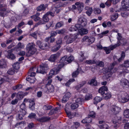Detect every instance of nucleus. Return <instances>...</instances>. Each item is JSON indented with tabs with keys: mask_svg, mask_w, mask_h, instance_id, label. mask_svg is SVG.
Masks as SVG:
<instances>
[{
	"mask_svg": "<svg viewBox=\"0 0 129 129\" xmlns=\"http://www.w3.org/2000/svg\"><path fill=\"white\" fill-rule=\"evenodd\" d=\"M124 115V116L127 118H129V110L126 109L124 111L123 113Z\"/></svg>",
	"mask_w": 129,
	"mask_h": 129,
	"instance_id": "nucleus-43",
	"label": "nucleus"
},
{
	"mask_svg": "<svg viewBox=\"0 0 129 129\" xmlns=\"http://www.w3.org/2000/svg\"><path fill=\"white\" fill-rule=\"evenodd\" d=\"M38 34H39L38 33V30H37L34 33H33L31 34V36L34 37L35 39H37V35Z\"/></svg>",
	"mask_w": 129,
	"mask_h": 129,
	"instance_id": "nucleus-56",
	"label": "nucleus"
},
{
	"mask_svg": "<svg viewBox=\"0 0 129 129\" xmlns=\"http://www.w3.org/2000/svg\"><path fill=\"white\" fill-rule=\"evenodd\" d=\"M50 119V117L47 116H43L37 119V120L40 122L43 123L48 121Z\"/></svg>",
	"mask_w": 129,
	"mask_h": 129,
	"instance_id": "nucleus-13",
	"label": "nucleus"
},
{
	"mask_svg": "<svg viewBox=\"0 0 129 129\" xmlns=\"http://www.w3.org/2000/svg\"><path fill=\"white\" fill-rule=\"evenodd\" d=\"M46 14L44 15L43 17V19L39 21L38 23V24L41 25L44 24L46 22H48L49 20V18Z\"/></svg>",
	"mask_w": 129,
	"mask_h": 129,
	"instance_id": "nucleus-10",
	"label": "nucleus"
},
{
	"mask_svg": "<svg viewBox=\"0 0 129 129\" xmlns=\"http://www.w3.org/2000/svg\"><path fill=\"white\" fill-rule=\"evenodd\" d=\"M14 69L18 70L20 68V64L18 62H17L14 63L13 65Z\"/></svg>",
	"mask_w": 129,
	"mask_h": 129,
	"instance_id": "nucleus-42",
	"label": "nucleus"
},
{
	"mask_svg": "<svg viewBox=\"0 0 129 129\" xmlns=\"http://www.w3.org/2000/svg\"><path fill=\"white\" fill-rule=\"evenodd\" d=\"M79 69L78 68L76 70L73 72L72 74V77L73 78L76 77L80 73Z\"/></svg>",
	"mask_w": 129,
	"mask_h": 129,
	"instance_id": "nucleus-33",
	"label": "nucleus"
},
{
	"mask_svg": "<svg viewBox=\"0 0 129 129\" xmlns=\"http://www.w3.org/2000/svg\"><path fill=\"white\" fill-rule=\"evenodd\" d=\"M84 53L83 52L81 51L80 52L79 54L80 56L79 58V60L80 61H82L83 60L86 59L84 56Z\"/></svg>",
	"mask_w": 129,
	"mask_h": 129,
	"instance_id": "nucleus-34",
	"label": "nucleus"
},
{
	"mask_svg": "<svg viewBox=\"0 0 129 129\" xmlns=\"http://www.w3.org/2000/svg\"><path fill=\"white\" fill-rule=\"evenodd\" d=\"M64 64L63 63L59 64L57 67H55L56 70V73H58L60 71V70L64 66Z\"/></svg>",
	"mask_w": 129,
	"mask_h": 129,
	"instance_id": "nucleus-41",
	"label": "nucleus"
},
{
	"mask_svg": "<svg viewBox=\"0 0 129 129\" xmlns=\"http://www.w3.org/2000/svg\"><path fill=\"white\" fill-rule=\"evenodd\" d=\"M61 47L60 45H56L52 48L51 51L53 52H55L59 50Z\"/></svg>",
	"mask_w": 129,
	"mask_h": 129,
	"instance_id": "nucleus-32",
	"label": "nucleus"
},
{
	"mask_svg": "<svg viewBox=\"0 0 129 129\" xmlns=\"http://www.w3.org/2000/svg\"><path fill=\"white\" fill-rule=\"evenodd\" d=\"M46 7L44 5L42 4L38 7L37 8V10L38 11H44L45 10Z\"/></svg>",
	"mask_w": 129,
	"mask_h": 129,
	"instance_id": "nucleus-27",
	"label": "nucleus"
},
{
	"mask_svg": "<svg viewBox=\"0 0 129 129\" xmlns=\"http://www.w3.org/2000/svg\"><path fill=\"white\" fill-rule=\"evenodd\" d=\"M85 63L87 64H92L96 63V60H87L85 61Z\"/></svg>",
	"mask_w": 129,
	"mask_h": 129,
	"instance_id": "nucleus-36",
	"label": "nucleus"
},
{
	"mask_svg": "<svg viewBox=\"0 0 129 129\" xmlns=\"http://www.w3.org/2000/svg\"><path fill=\"white\" fill-rule=\"evenodd\" d=\"M78 24L80 26V27L82 28V27H85L87 24V20L83 16H82L78 17Z\"/></svg>",
	"mask_w": 129,
	"mask_h": 129,
	"instance_id": "nucleus-5",
	"label": "nucleus"
},
{
	"mask_svg": "<svg viewBox=\"0 0 129 129\" xmlns=\"http://www.w3.org/2000/svg\"><path fill=\"white\" fill-rule=\"evenodd\" d=\"M88 84L91 85L96 86L98 85V82L96 80V78L92 79L90 81H89Z\"/></svg>",
	"mask_w": 129,
	"mask_h": 129,
	"instance_id": "nucleus-20",
	"label": "nucleus"
},
{
	"mask_svg": "<svg viewBox=\"0 0 129 129\" xmlns=\"http://www.w3.org/2000/svg\"><path fill=\"white\" fill-rule=\"evenodd\" d=\"M121 4L124 8L127 9L129 7V0H123L121 2Z\"/></svg>",
	"mask_w": 129,
	"mask_h": 129,
	"instance_id": "nucleus-18",
	"label": "nucleus"
},
{
	"mask_svg": "<svg viewBox=\"0 0 129 129\" xmlns=\"http://www.w3.org/2000/svg\"><path fill=\"white\" fill-rule=\"evenodd\" d=\"M104 49L106 52V54H108L110 52L111 50L109 47H104Z\"/></svg>",
	"mask_w": 129,
	"mask_h": 129,
	"instance_id": "nucleus-61",
	"label": "nucleus"
},
{
	"mask_svg": "<svg viewBox=\"0 0 129 129\" xmlns=\"http://www.w3.org/2000/svg\"><path fill=\"white\" fill-rule=\"evenodd\" d=\"M60 53L59 52H57L56 54L51 55L48 60L51 62H54L57 57L60 55Z\"/></svg>",
	"mask_w": 129,
	"mask_h": 129,
	"instance_id": "nucleus-11",
	"label": "nucleus"
},
{
	"mask_svg": "<svg viewBox=\"0 0 129 129\" xmlns=\"http://www.w3.org/2000/svg\"><path fill=\"white\" fill-rule=\"evenodd\" d=\"M120 83L121 85L123 86L125 85H128L129 84L127 80L123 78L121 79Z\"/></svg>",
	"mask_w": 129,
	"mask_h": 129,
	"instance_id": "nucleus-23",
	"label": "nucleus"
},
{
	"mask_svg": "<svg viewBox=\"0 0 129 129\" xmlns=\"http://www.w3.org/2000/svg\"><path fill=\"white\" fill-rule=\"evenodd\" d=\"M78 106V104L75 103H73L71 105V108L72 110H74L77 108Z\"/></svg>",
	"mask_w": 129,
	"mask_h": 129,
	"instance_id": "nucleus-44",
	"label": "nucleus"
},
{
	"mask_svg": "<svg viewBox=\"0 0 129 129\" xmlns=\"http://www.w3.org/2000/svg\"><path fill=\"white\" fill-rule=\"evenodd\" d=\"M34 127V124L32 123H31L28 124L27 127H26L25 129H30L33 127Z\"/></svg>",
	"mask_w": 129,
	"mask_h": 129,
	"instance_id": "nucleus-59",
	"label": "nucleus"
},
{
	"mask_svg": "<svg viewBox=\"0 0 129 129\" xmlns=\"http://www.w3.org/2000/svg\"><path fill=\"white\" fill-rule=\"evenodd\" d=\"M10 11L9 10H7L5 8H3L0 10V16L4 17L6 16L8 13L10 12Z\"/></svg>",
	"mask_w": 129,
	"mask_h": 129,
	"instance_id": "nucleus-9",
	"label": "nucleus"
},
{
	"mask_svg": "<svg viewBox=\"0 0 129 129\" xmlns=\"http://www.w3.org/2000/svg\"><path fill=\"white\" fill-rule=\"evenodd\" d=\"M67 56H65L63 57H62L60 60V62L61 63L65 64L67 63L66 61V58Z\"/></svg>",
	"mask_w": 129,
	"mask_h": 129,
	"instance_id": "nucleus-37",
	"label": "nucleus"
},
{
	"mask_svg": "<svg viewBox=\"0 0 129 129\" xmlns=\"http://www.w3.org/2000/svg\"><path fill=\"white\" fill-rule=\"evenodd\" d=\"M95 40L94 38L92 37H89L88 39V41L89 43V44H90L93 43Z\"/></svg>",
	"mask_w": 129,
	"mask_h": 129,
	"instance_id": "nucleus-53",
	"label": "nucleus"
},
{
	"mask_svg": "<svg viewBox=\"0 0 129 129\" xmlns=\"http://www.w3.org/2000/svg\"><path fill=\"white\" fill-rule=\"evenodd\" d=\"M94 99L93 103L95 104H97L98 103L100 102L102 100V98L98 96L95 97Z\"/></svg>",
	"mask_w": 129,
	"mask_h": 129,
	"instance_id": "nucleus-40",
	"label": "nucleus"
},
{
	"mask_svg": "<svg viewBox=\"0 0 129 129\" xmlns=\"http://www.w3.org/2000/svg\"><path fill=\"white\" fill-rule=\"evenodd\" d=\"M36 46L38 47L41 49L44 50L46 49L47 47H48L47 43H43L40 40H38L36 42Z\"/></svg>",
	"mask_w": 129,
	"mask_h": 129,
	"instance_id": "nucleus-6",
	"label": "nucleus"
},
{
	"mask_svg": "<svg viewBox=\"0 0 129 129\" xmlns=\"http://www.w3.org/2000/svg\"><path fill=\"white\" fill-rule=\"evenodd\" d=\"M115 64L113 63L108 68H104L102 69V71L105 73V76L107 79L111 77L113 73L116 72L117 69L116 68H114Z\"/></svg>",
	"mask_w": 129,
	"mask_h": 129,
	"instance_id": "nucleus-1",
	"label": "nucleus"
},
{
	"mask_svg": "<svg viewBox=\"0 0 129 129\" xmlns=\"http://www.w3.org/2000/svg\"><path fill=\"white\" fill-rule=\"evenodd\" d=\"M30 104L29 107L32 110H34L35 109V104L34 101L32 100L30 101Z\"/></svg>",
	"mask_w": 129,
	"mask_h": 129,
	"instance_id": "nucleus-25",
	"label": "nucleus"
},
{
	"mask_svg": "<svg viewBox=\"0 0 129 129\" xmlns=\"http://www.w3.org/2000/svg\"><path fill=\"white\" fill-rule=\"evenodd\" d=\"M99 127L101 129H108L109 128V126L106 124L101 125Z\"/></svg>",
	"mask_w": 129,
	"mask_h": 129,
	"instance_id": "nucleus-51",
	"label": "nucleus"
},
{
	"mask_svg": "<svg viewBox=\"0 0 129 129\" xmlns=\"http://www.w3.org/2000/svg\"><path fill=\"white\" fill-rule=\"evenodd\" d=\"M118 101L121 103H125L127 102L128 100L123 96L121 94H119L118 96Z\"/></svg>",
	"mask_w": 129,
	"mask_h": 129,
	"instance_id": "nucleus-12",
	"label": "nucleus"
},
{
	"mask_svg": "<svg viewBox=\"0 0 129 129\" xmlns=\"http://www.w3.org/2000/svg\"><path fill=\"white\" fill-rule=\"evenodd\" d=\"M118 78L126 77L129 78V73L126 72H125L123 71L121 72H120L118 76Z\"/></svg>",
	"mask_w": 129,
	"mask_h": 129,
	"instance_id": "nucleus-17",
	"label": "nucleus"
},
{
	"mask_svg": "<svg viewBox=\"0 0 129 129\" xmlns=\"http://www.w3.org/2000/svg\"><path fill=\"white\" fill-rule=\"evenodd\" d=\"M92 119L89 116L86 117L85 119L81 121V122L83 123H89L92 121Z\"/></svg>",
	"mask_w": 129,
	"mask_h": 129,
	"instance_id": "nucleus-28",
	"label": "nucleus"
},
{
	"mask_svg": "<svg viewBox=\"0 0 129 129\" xmlns=\"http://www.w3.org/2000/svg\"><path fill=\"white\" fill-rule=\"evenodd\" d=\"M80 26L79 24H76L74 26H71L69 29V30L70 32L74 33L75 32L78 31L79 32Z\"/></svg>",
	"mask_w": 129,
	"mask_h": 129,
	"instance_id": "nucleus-7",
	"label": "nucleus"
},
{
	"mask_svg": "<svg viewBox=\"0 0 129 129\" xmlns=\"http://www.w3.org/2000/svg\"><path fill=\"white\" fill-rule=\"evenodd\" d=\"M105 99H108L111 98V93L108 92L106 93L102 96Z\"/></svg>",
	"mask_w": 129,
	"mask_h": 129,
	"instance_id": "nucleus-30",
	"label": "nucleus"
},
{
	"mask_svg": "<svg viewBox=\"0 0 129 129\" xmlns=\"http://www.w3.org/2000/svg\"><path fill=\"white\" fill-rule=\"evenodd\" d=\"M74 59L73 56H71L68 57L66 59V61L67 63H71Z\"/></svg>",
	"mask_w": 129,
	"mask_h": 129,
	"instance_id": "nucleus-46",
	"label": "nucleus"
},
{
	"mask_svg": "<svg viewBox=\"0 0 129 129\" xmlns=\"http://www.w3.org/2000/svg\"><path fill=\"white\" fill-rule=\"evenodd\" d=\"M92 98V94H91L88 93L85 96V100H88Z\"/></svg>",
	"mask_w": 129,
	"mask_h": 129,
	"instance_id": "nucleus-47",
	"label": "nucleus"
},
{
	"mask_svg": "<svg viewBox=\"0 0 129 129\" xmlns=\"http://www.w3.org/2000/svg\"><path fill=\"white\" fill-rule=\"evenodd\" d=\"M83 101V99L81 98H78L75 100L76 103V104H81L82 102Z\"/></svg>",
	"mask_w": 129,
	"mask_h": 129,
	"instance_id": "nucleus-49",
	"label": "nucleus"
},
{
	"mask_svg": "<svg viewBox=\"0 0 129 129\" xmlns=\"http://www.w3.org/2000/svg\"><path fill=\"white\" fill-rule=\"evenodd\" d=\"M79 124L78 123H75L71 127V129H76L79 126Z\"/></svg>",
	"mask_w": 129,
	"mask_h": 129,
	"instance_id": "nucleus-60",
	"label": "nucleus"
},
{
	"mask_svg": "<svg viewBox=\"0 0 129 129\" xmlns=\"http://www.w3.org/2000/svg\"><path fill=\"white\" fill-rule=\"evenodd\" d=\"M123 67L126 68L129 67V60H127L124 61V63L122 64Z\"/></svg>",
	"mask_w": 129,
	"mask_h": 129,
	"instance_id": "nucleus-45",
	"label": "nucleus"
},
{
	"mask_svg": "<svg viewBox=\"0 0 129 129\" xmlns=\"http://www.w3.org/2000/svg\"><path fill=\"white\" fill-rule=\"evenodd\" d=\"M122 119V117L119 115H116L113 120V122L114 124L118 123H119Z\"/></svg>",
	"mask_w": 129,
	"mask_h": 129,
	"instance_id": "nucleus-15",
	"label": "nucleus"
},
{
	"mask_svg": "<svg viewBox=\"0 0 129 129\" xmlns=\"http://www.w3.org/2000/svg\"><path fill=\"white\" fill-rule=\"evenodd\" d=\"M69 98L65 95L63 96V98L62 100V103H65L68 100Z\"/></svg>",
	"mask_w": 129,
	"mask_h": 129,
	"instance_id": "nucleus-64",
	"label": "nucleus"
},
{
	"mask_svg": "<svg viewBox=\"0 0 129 129\" xmlns=\"http://www.w3.org/2000/svg\"><path fill=\"white\" fill-rule=\"evenodd\" d=\"M56 70L55 67L52 69L49 72V76L48 77V79L51 78L53 75L57 74V73H56Z\"/></svg>",
	"mask_w": 129,
	"mask_h": 129,
	"instance_id": "nucleus-16",
	"label": "nucleus"
},
{
	"mask_svg": "<svg viewBox=\"0 0 129 129\" xmlns=\"http://www.w3.org/2000/svg\"><path fill=\"white\" fill-rule=\"evenodd\" d=\"M35 69H36L34 67L30 69L28 72L29 74H30L29 76L30 77H34L36 73L34 72Z\"/></svg>",
	"mask_w": 129,
	"mask_h": 129,
	"instance_id": "nucleus-26",
	"label": "nucleus"
},
{
	"mask_svg": "<svg viewBox=\"0 0 129 129\" xmlns=\"http://www.w3.org/2000/svg\"><path fill=\"white\" fill-rule=\"evenodd\" d=\"M55 41V38L53 37H49L46 38L45 39V41L46 42H48L49 46H50L51 43H53Z\"/></svg>",
	"mask_w": 129,
	"mask_h": 129,
	"instance_id": "nucleus-21",
	"label": "nucleus"
},
{
	"mask_svg": "<svg viewBox=\"0 0 129 129\" xmlns=\"http://www.w3.org/2000/svg\"><path fill=\"white\" fill-rule=\"evenodd\" d=\"M26 79L30 83H34L36 80L34 77H30L29 76L26 77Z\"/></svg>",
	"mask_w": 129,
	"mask_h": 129,
	"instance_id": "nucleus-29",
	"label": "nucleus"
},
{
	"mask_svg": "<svg viewBox=\"0 0 129 129\" xmlns=\"http://www.w3.org/2000/svg\"><path fill=\"white\" fill-rule=\"evenodd\" d=\"M96 64L97 66L99 67H103L104 66V63L102 61H99L98 63H96Z\"/></svg>",
	"mask_w": 129,
	"mask_h": 129,
	"instance_id": "nucleus-57",
	"label": "nucleus"
},
{
	"mask_svg": "<svg viewBox=\"0 0 129 129\" xmlns=\"http://www.w3.org/2000/svg\"><path fill=\"white\" fill-rule=\"evenodd\" d=\"M120 108L116 105L111 106L109 110V113L111 114L116 115L121 111Z\"/></svg>",
	"mask_w": 129,
	"mask_h": 129,
	"instance_id": "nucleus-4",
	"label": "nucleus"
},
{
	"mask_svg": "<svg viewBox=\"0 0 129 129\" xmlns=\"http://www.w3.org/2000/svg\"><path fill=\"white\" fill-rule=\"evenodd\" d=\"M26 113L25 110H20L19 114V115H22L24 116L26 114Z\"/></svg>",
	"mask_w": 129,
	"mask_h": 129,
	"instance_id": "nucleus-63",
	"label": "nucleus"
},
{
	"mask_svg": "<svg viewBox=\"0 0 129 129\" xmlns=\"http://www.w3.org/2000/svg\"><path fill=\"white\" fill-rule=\"evenodd\" d=\"M30 17L32 19H33L34 20L36 21L39 20L40 19V18L39 16H37L35 15L31 16Z\"/></svg>",
	"mask_w": 129,
	"mask_h": 129,
	"instance_id": "nucleus-55",
	"label": "nucleus"
},
{
	"mask_svg": "<svg viewBox=\"0 0 129 129\" xmlns=\"http://www.w3.org/2000/svg\"><path fill=\"white\" fill-rule=\"evenodd\" d=\"M49 69V67L47 64L42 63L37 69V72L38 73L42 74L47 73V70Z\"/></svg>",
	"mask_w": 129,
	"mask_h": 129,
	"instance_id": "nucleus-3",
	"label": "nucleus"
},
{
	"mask_svg": "<svg viewBox=\"0 0 129 129\" xmlns=\"http://www.w3.org/2000/svg\"><path fill=\"white\" fill-rule=\"evenodd\" d=\"M118 36L119 37H118L117 38V39L118 40V41L117 42V43H118L119 41H121V42L123 43H125V44L126 43L125 42H124V41L123 40H121V39L122 38V37L121 36L120 34L119 33H118Z\"/></svg>",
	"mask_w": 129,
	"mask_h": 129,
	"instance_id": "nucleus-52",
	"label": "nucleus"
},
{
	"mask_svg": "<svg viewBox=\"0 0 129 129\" xmlns=\"http://www.w3.org/2000/svg\"><path fill=\"white\" fill-rule=\"evenodd\" d=\"M7 73L9 75H13L14 74L15 70L13 68H11L8 71Z\"/></svg>",
	"mask_w": 129,
	"mask_h": 129,
	"instance_id": "nucleus-48",
	"label": "nucleus"
},
{
	"mask_svg": "<svg viewBox=\"0 0 129 129\" xmlns=\"http://www.w3.org/2000/svg\"><path fill=\"white\" fill-rule=\"evenodd\" d=\"M95 115V114L93 111H91L90 112L88 115V116L92 118H94Z\"/></svg>",
	"mask_w": 129,
	"mask_h": 129,
	"instance_id": "nucleus-62",
	"label": "nucleus"
},
{
	"mask_svg": "<svg viewBox=\"0 0 129 129\" xmlns=\"http://www.w3.org/2000/svg\"><path fill=\"white\" fill-rule=\"evenodd\" d=\"M118 17V15L117 13H115L112 15L111 18V20L112 21L116 20Z\"/></svg>",
	"mask_w": 129,
	"mask_h": 129,
	"instance_id": "nucleus-54",
	"label": "nucleus"
},
{
	"mask_svg": "<svg viewBox=\"0 0 129 129\" xmlns=\"http://www.w3.org/2000/svg\"><path fill=\"white\" fill-rule=\"evenodd\" d=\"M14 50V49H12L7 51L8 54L6 56L7 58L11 60H13L15 58V55L12 53Z\"/></svg>",
	"mask_w": 129,
	"mask_h": 129,
	"instance_id": "nucleus-8",
	"label": "nucleus"
},
{
	"mask_svg": "<svg viewBox=\"0 0 129 129\" xmlns=\"http://www.w3.org/2000/svg\"><path fill=\"white\" fill-rule=\"evenodd\" d=\"M71 35L70 36H66V38H67V39L66 41V43L67 44H69L73 42L74 40V39L73 38L71 37Z\"/></svg>",
	"mask_w": 129,
	"mask_h": 129,
	"instance_id": "nucleus-31",
	"label": "nucleus"
},
{
	"mask_svg": "<svg viewBox=\"0 0 129 129\" xmlns=\"http://www.w3.org/2000/svg\"><path fill=\"white\" fill-rule=\"evenodd\" d=\"M65 110L67 115L69 118L71 119L74 117L73 113H71L70 112L67 110L66 109H65Z\"/></svg>",
	"mask_w": 129,
	"mask_h": 129,
	"instance_id": "nucleus-39",
	"label": "nucleus"
},
{
	"mask_svg": "<svg viewBox=\"0 0 129 129\" xmlns=\"http://www.w3.org/2000/svg\"><path fill=\"white\" fill-rule=\"evenodd\" d=\"M36 116V115L35 113H32L29 114L28 117L31 119L35 118Z\"/></svg>",
	"mask_w": 129,
	"mask_h": 129,
	"instance_id": "nucleus-58",
	"label": "nucleus"
},
{
	"mask_svg": "<svg viewBox=\"0 0 129 129\" xmlns=\"http://www.w3.org/2000/svg\"><path fill=\"white\" fill-rule=\"evenodd\" d=\"M22 92H21L17 94V98L18 99V100H21L23 97V96L22 95Z\"/></svg>",
	"mask_w": 129,
	"mask_h": 129,
	"instance_id": "nucleus-50",
	"label": "nucleus"
},
{
	"mask_svg": "<svg viewBox=\"0 0 129 129\" xmlns=\"http://www.w3.org/2000/svg\"><path fill=\"white\" fill-rule=\"evenodd\" d=\"M125 53L124 51H122L121 54V56L118 59V60L120 62L123 60L125 56Z\"/></svg>",
	"mask_w": 129,
	"mask_h": 129,
	"instance_id": "nucleus-38",
	"label": "nucleus"
},
{
	"mask_svg": "<svg viewBox=\"0 0 129 129\" xmlns=\"http://www.w3.org/2000/svg\"><path fill=\"white\" fill-rule=\"evenodd\" d=\"M35 46V45L33 43H29L27 45L26 48V50L27 51L26 54L27 57L31 56L35 53L37 50Z\"/></svg>",
	"mask_w": 129,
	"mask_h": 129,
	"instance_id": "nucleus-2",
	"label": "nucleus"
},
{
	"mask_svg": "<svg viewBox=\"0 0 129 129\" xmlns=\"http://www.w3.org/2000/svg\"><path fill=\"white\" fill-rule=\"evenodd\" d=\"M84 27H82V28H79V33L77 35H84L86 34L88 32V30L85 28H84Z\"/></svg>",
	"mask_w": 129,
	"mask_h": 129,
	"instance_id": "nucleus-19",
	"label": "nucleus"
},
{
	"mask_svg": "<svg viewBox=\"0 0 129 129\" xmlns=\"http://www.w3.org/2000/svg\"><path fill=\"white\" fill-rule=\"evenodd\" d=\"M46 87L48 90V92L51 93L54 91V86L51 84H47Z\"/></svg>",
	"mask_w": 129,
	"mask_h": 129,
	"instance_id": "nucleus-24",
	"label": "nucleus"
},
{
	"mask_svg": "<svg viewBox=\"0 0 129 129\" xmlns=\"http://www.w3.org/2000/svg\"><path fill=\"white\" fill-rule=\"evenodd\" d=\"M125 43H126L125 42L124 43H122L121 41H119L117 44H115L114 45L111 46L110 47H109L110 50H112L116 47L119 46L120 45L122 44V45H124L125 44Z\"/></svg>",
	"mask_w": 129,
	"mask_h": 129,
	"instance_id": "nucleus-22",
	"label": "nucleus"
},
{
	"mask_svg": "<svg viewBox=\"0 0 129 129\" xmlns=\"http://www.w3.org/2000/svg\"><path fill=\"white\" fill-rule=\"evenodd\" d=\"M108 89L107 86H103L101 87L99 90V92L103 96L104 94L107 92Z\"/></svg>",
	"mask_w": 129,
	"mask_h": 129,
	"instance_id": "nucleus-14",
	"label": "nucleus"
},
{
	"mask_svg": "<svg viewBox=\"0 0 129 129\" xmlns=\"http://www.w3.org/2000/svg\"><path fill=\"white\" fill-rule=\"evenodd\" d=\"M64 23L63 21H60L57 22L55 25V27L56 29L57 28H60L61 27L63 26Z\"/></svg>",
	"mask_w": 129,
	"mask_h": 129,
	"instance_id": "nucleus-35",
	"label": "nucleus"
}]
</instances>
